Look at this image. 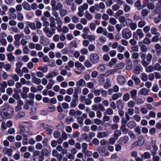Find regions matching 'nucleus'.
I'll list each match as a JSON object with an SVG mask.
<instances>
[{
  "label": "nucleus",
  "instance_id": "f257e3e1",
  "mask_svg": "<svg viewBox=\"0 0 161 161\" xmlns=\"http://www.w3.org/2000/svg\"><path fill=\"white\" fill-rule=\"evenodd\" d=\"M50 28L48 27H45L43 30L46 36L48 38L51 37L56 33V27L52 26H50Z\"/></svg>",
  "mask_w": 161,
  "mask_h": 161
},
{
  "label": "nucleus",
  "instance_id": "f03ea898",
  "mask_svg": "<svg viewBox=\"0 0 161 161\" xmlns=\"http://www.w3.org/2000/svg\"><path fill=\"white\" fill-rule=\"evenodd\" d=\"M132 34L131 31L127 28H124L122 31V36L125 39H129L132 36Z\"/></svg>",
  "mask_w": 161,
  "mask_h": 161
},
{
  "label": "nucleus",
  "instance_id": "7ed1b4c3",
  "mask_svg": "<svg viewBox=\"0 0 161 161\" xmlns=\"http://www.w3.org/2000/svg\"><path fill=\"white\" fill-rule=\"evenodd\" d=\"M88 5L86 3H84L82 5L80 6L78 8L79 12L77 15L80 17H82L84 14V11L86 10L88 8Z\"/></svg>",
  "mask_w": 161,
  "mask_h": 161
},
{
  "label": "nucleus",
  "instance_id": "20e7f679",
  "mask_svg": "<svg viewBox=\"0 0 161 161\" xmlns=\"http://www.w3.org/2000/svg\"><path fill=\"white\" fill-rule=\"evenodd\" d=\"M100 59L99 56L96 53H92L90 56V61L93 64H95L97 63L100 61Z\"/></svg>",
  "mask_w": 161,
  "mask_h": 161
},
{
  "label": "nucleus",
  "instance_id": "39448f33",
  "mask_svg": "<svg viewBox=\"0 0 161 161\" xmlns=\"http://www.w3.org/2000/svg\"><path fill=\"white\" fill-rule=\"evenodd\" d=\"M97 151L103 156H108L109 155V153L106 151V148L105 147L99 146Z\"/></svg>",
  "mask_w": 161,
  "mask_h": 161
},
{
  "label": "nucleus",
  "instance_id": "423d86ee",
  "mask_svg": "<svg viewBox=\"0 0 161 161\" xmlns=\"http://www.w3.org/2000/svg\"><path fill=\"white\" fill-rule=\"evenodd\" d=\"M96 32L98 34L103 33L105 36L107 35V31L106 29H103L102 27L99 26L97 28Z\"/></svg>",
  "mask_w": 161,
  "mask_h": 161
},
{
  "label": "nucleus",
  "instance_id": "0eeeda50",
  "mask_svg": "<svg viewBox=\"0 0 161 161\" xmlns=\"http://www.w3.org/2000/svg\"><path fill=\"white\" fill-rule=\"evenodd\" d=\"M41 126L46 129V131L47 134L49 135L52 134L53 131V130L49 128L50 126L47 125H44V123H42V124Z\"/></svg>",
  "mask_w": 161,
  "mask_h": 161
},
{
  "label": "nucleus",
  "instance_id": "6e6552de",
  "mask_svg": "<svg viewBox=\"0 0 161 161\" xmlns=\"http://www.w3.org/2000/svg\"><path fill=\"white\" fill-rule=\"evenodd\" d=\"M161 0H158V3L157 4L154 10V13L155 14L160 13L161 11V4L160 2Z\"/></svg>",
  "mask_w": 161,
  "mask_h": 161
},
{
  "label": "nucleus",
  "instance_id": "1a4fd4ad",
  "mask_svg": "<svg viewBox=\"0 0 161 161\" xmlns=\"http://www.w3.org/2000/svg\"><path fill=\"white\" fill-rule=\"evenodd\" d=\"M108 136V133L104 131L99 132L97 134V137L99 138H102L107 137Z\"/></svg>",
  "mask_w": 161,
  "mask_h": 161
},
{
  "label": "nucleus",
  "instance_id": "9d476101",
  "mask_svg": "<svg viewBox=\"0 0 161 161\" xmlns=\"http://www.w3.org/2000/svg\"><path fill=\"white\" fill-rule=\"evenodd\" d=\"M117 108L119 109H122L124 107V103L121 99L119 100L116 102Z\"/></svg>",
  "mask_w": 161,
  "mask_h": 161
},
{
  "label": "nucleus",
  "instance_id": "9b49d317",
  "mask_svg": "<svg viewBox=\"0 0 161 161\" xmlns=\"http://www.w3.org/2000/svg\"><path fill=\"white\" fill-rule=\"evenodd\" d=\"M117 81L121 85H124L125 82V77L122 75H119L117 78Z\"/></svg>",
  "mask_w": 161,
  "mask_h": 161
},
{
  "label": "nucleus",
  "instance_id": "f8f14e48",
  "mask_svg": "<svg viewBox=\"0 0 161 161\" xmlns=\"http://www.w3.org/2000/svg\"><path fill=\"white\" fill-rule=\"evenodd\" d=\"M0 115L3 119L9 118L11 117V115L9 114H8L7 112H5L4 111H1Z\"/></svg>",
  "mask_w": 161,
  "mask_h": 161
},
{
  "label": "nucleus",
  "instance_id": "ddd939ff",
  "mask_svg": "<svg viewBox=\"0 0 161 161\" xmlns=\"http://www.w3.org/2000/svg\"><path fill=\"white\" fill-rule=\"evenodd\" d=\"M131 79L134 80L135 84L136 85H139L141 82L140 79L136 75H133L131 77Z\"/></svg>",
  "mask_w": 161,
  "mask_h": 161
},
{
  "label": "nucleus",
  "instance_id": "4468645a",
  "mask_svg": "<svg viewBox=\"0 0 161 161\" xmlns=\"http://www.w3.org/2000/svg\"><path fill=\"white\" fill-rule=\"evenodd\" d=\"M96 10H99L98 5L97 3H96L95 5L92 6L89 8V11L92 13L94 12Z\"/></svg>",
  "mask_w": 161,
  "mask_h": 161
},
{
  "label": "nucleus",
  "instance_id": "2eb2a0df",
  "mask_svg": "<svg viewBox=\"0 0 161 161\" xmlns=\"http://www.w3.org/2000/svg\"><path fill=\"white\" fill-rule=\"evenodd\" d=\"M155 48L157 53V55L160 56L161 53V46L160 44H157L155 45Z\"/></svg>",
  "mask_w": 161,
  "mask_h": 161
},
{
  "label": "nucleus",
  "instance_id": "dca6fc26",
  "mask_svg": "<svg viewBox=\"0 0 161 161\" xmlns=\"http://www.w3.org/2000/svg\"><path fill=\"white\" fill-rule=\"evenodd\" d=\"M149 90H148L145 88H143L141 89L139 93L141 95L146 96L149 95Z\"/></svg>",
  "mask_w": 161,
  "mask_h": 161
},
{
  "label": "nucleus",
  "instance_id": "f3484780",
  "mask_svg": "<svg viewBox=\"0 0 161 161\" xmlns=\"http://www.w3.org/2000/svg\"><path fill=\"white\" fill-rule=\"evenodd\" d=\"M23 8L27 10L30 11L31 10L30 5L27 2H24L22 3Z\"/></svg>",
  "mask_w": 161,
  "mask_h": 161
},
{
  "label": "nucleus",
  "instance_id": "a211bd4d",
  "mask_svg": "<svg viewBox=\"0 0 161 161\" xmlns=\"http://www.w3.org/2000/svg\"><path fill=\"white\" fill-rule=\"evenodd\" d=\"M136 33L140 39L144 37V34L141 29H138L136 31Z\"/></svg>",
  "mask_w": 161,
  "mask_h": 161
},
{
  "label": "nucleus",
  "instance_id": "6ab92c4d",
  "mask_svg": "<svg viewBox=\"0 0 161 161\" xmlns=\"http://www.w3.org/2000/svg\"><path fill=\"white\" fill-rule=\"evenodd\" d=\"M125 65V63L121 62L116 64L114 66V68L117 71L118 69H121L123 68Z\"/></svg>",
  "mask_w": 161,
  "mask_h": 161
},
{
  "label": "nucleus",
  "instance_id": "aec40b11",
  "mask_svg": "<svg viewBox=\"0 0 161 161\" xmlns=\"http://www.w3.org/2000/svg\"><path fill=\"white\" fill-rule=\"evenodd\" d=\"M129 140V137L127 136H124L123 138L120 139V142L121 144H125L128 142Z\"/></svg>",
  "mask_w": 161,
  "mask_h": 161
},
{
  "label": "nucleus",
  "instance_id": "412c9836",
  "mask_svg": "<svg viewBox=\"0 0 161 161\" xmlns=\"http://www.w3.org/2000/svg\"><path fill=\"white\" fill-rule=\"evenodd\" d=\"M140 78L143 81H146L148 80V76L147 75L144 73H142L140 74Z\"/></svg>",
  "mask_w": 161,
  "mask_h": 161
},
{
  "label": "nucleus",
  "instance_id": "4be33fe9",
  "mask_svg": "<svg viewBox=\"0 0 161 161\" xmlns=\"http://www.w3.org/2000/svg\"><path fill=\"white\" fill-rule=\"evenodd\" d=\"M138 142H137L138 143L139 146H141L143 144L144 142V139L143 136H140L138 137Z\"/></svg>",
  "mask_w": 161,
  "mask_h": 161
},
{
  "label": "nucleus",
  "instance_id": "5701e85b",
  "mask_svg": "<svg viewBox=\"0 0 161 161\" xmlns=\"http://www.w3.org/2000/svg\"><path fill=\"white\" fill-rule=\"evenodd\" d=\"M136 124L135 122L134 121L131 120L127 123V126L129 128L132 129L135 126Z\"/></svg>",
  "mask_w": 161,
  "mask_h": 161
},
{
  "label": "nucleus",
  "instance_id": "b1692460",
  "mask_svg": "<svg viewBox=\"0 0 161 161\" xmlns=\"http://www.w3.org/2000/svg\"><path fill=\"white\" fill-rule=\"evenodd\" d=\"M122 96V94L119 92L113 94L112 98L113 100H116Z\"/></svg>",
  "mask_w": 161,
  "mask_h": 161
},
{
  "label": "nucleus",
  "instance_id": "393cba45",
  "mask_svg": "<svg viewBox=\"0 0 161 161\" xmlns=\"http://www.w3.org/2000/svg\"><path fill=\"white\" fill-rule=\"evenodd\" d=\"M135 6L138 10L142 9V7L141 6V1L140 0H137L135 3Z\"/></svg>",
  "mask_w": 161,
  "mask_h": 161
},
{
  "label": "nucleus",
  "instance_id": "a878e982",
  "mask_svg": "<svg viewBox=\"0 0 161 161\" xmlns=\"http://www.w3.org/2000/svg\"><path fill=\"white\" fill-rule=\"evenodd\" d=\"M50 21V26H52L56 27L55 19L54 17H51L49 19Z\"/></svg>",
  "mask_w": 161,
  "mask_h": 161
},
{
  "label": "nucleus",
  "instance_id": "bb28decb",
  "mask_svg": "<svg viewBox=\"0 0 161 161\" xmlns=\"http://www.w3.org/2000/svg\"><path fill=\"white\" fill-rule=\"evenodd\" d=\"M20 81L21 83L23 85L26 84L27 85H30L31 83V81H27L25 78H21Z\"/></svg>",
  "mask_w": 161,
  "mask_h": 161
},
{
  "label": "nucleus",
  "instance_id": "cd10ccee",
  "mask_svg": "<svg viewBox=\"0 0 161 161\" xmlns=\"http://www.w3.org/2000/svg\"><path fill=\"white\" fill-rule=\"evenodd\" d=\"M59 11V14L62 17L66 16L68 14L67 11L65 9H63Z\"/></svg>",
  "mask_w": 161,
  "mask_h": 161
},
{
  "label": "nucleus",
  "instance_id": "c85d7f7f",
  "mask_svg": "<svg viewBox=\"0 0 161 161\" xmlns=\"http://www.w3.org/2000/svg\"><path fill=\"white\" fill-rule=\"evenodd\" d=\"M126 126H121L120 130L123 134H126L128 132L129 130L126 127Z\"/></svg>",
  "mask_w": 161,
  "mask_h": 161
},
{
  "label": "nucleus",
  "instance_id": "c756f323",
  "mask_svg": "<svg viewBox=\"0 0 161 161\" xmlns=\"http://www.w3.org/2000/svg\"><path fill=\"white\" fill-rule=\"evenodd\" d=\"M75 66L78 68H80L82 70H84L85 69L84 66L79 62H77L75 63Z\"/></svg>",
  "mask_w": 161,
  "mask_h": 161
},
{
  "label": "nucleus",
  "instance_id": "7c9ffc66",
  "mask_svg": "<svg viewBox=\"0 0 161 161\" xmlns=\"http://www.w3.org/2000/svg\"><path fill=\"white\" fill-rule=\"evenodd\" d=\"M106 65L105 64H100L97 67V69L101 71H103L106 69Z\"/></svg>",
  "mask_w": 161,
  "mask_h": 161
},
{
  "label": "nucleus",
  "instance_id": "2f4dec72",
  "mask_svg": "<svg viewBox=\"0 0 161 161\" xmlns=\"http://www.w3.org/2000/svg\"><path fill=\"white\" fill-rule=\"evenodd\" d=\"M8 60L10 62H12L14 60L15 57L13 55L12 53H9L7 55Z\"/></svg>",
  "mask_w": 161,
  "mask_h": 161
},
{
  "label": "nucleus",
  "instance_id": "473e14b6",
  "mask_svg": "<svg viewBox=\"0 0 161 161\" xmlns=\"http://www.w3.org/2000/svg\"><path fill=\"white\" fill-rule=\"evenodd\" d=\"M32 82L36 85H39L41 82V80L40 79L36 77L34 79H32Z\"/></svg>",
  "mask_w": 161,
  "mask_h": 161
},
{
  "label": "nucleus",
  "instance_id": "72a5a7b5",
  "mask_svg": "<svg viewBox=\"0 0 161 161\" xmlns=\"http://www.w3.org/2000/svg\"><path fill=\"white\" fill-rule=\"evenodd\" d=\"M117 59L116 58H112L108 64V66L111 67L114 65L117 62Z\"/></svg>",
  "mask_w": 161,
  "mask_h": 161
},
{
  "label": "nucleus",
  "instance_id": "f704fd0d",
  "mask_svg": "<svg viewBox=\"0 0 161 161\" xmlns=\"http://www.w3.org/2000/svg\"><path fill=\"white\" fill-rule=\"evenodd\" d=\"M85 81L83 79H80L79 81L77 82L76 85L77 86H83L85 84Z\"/></svg>",
  "mask_w": 161,
  "mask_h": 161
},
{
  "label": "nucleus",
  "instance_id": "c9c22d12",
  "mask_svg": "<svg viewBox=\"0 0 161 161\" xmlns=\"http://www.w3.org/2000/svg\"><path fill=\"white\" fill-rule=\"evenodd\" d=\"M130 94L131 97L134 99H136L137 94V90L135 89L132 90L130 92Z\"/></svg>",
  "mask_w": 161,
  "mask_h": 161
},
{
  "label": "nucleus",
  "instance_id": "e433bc0d",
  "mask_svg": "<svg viewBox=\"0 0 161 161\" xmlns=\"http://www.w3.org/2000/svg\"><path fill=\"white\" fill-rule=\"evenodd\" d=\"M42 154L45 156H47L50 154V153L47 149H43L41 152Z\"/></svg>",
  "mask_w": 161,
  "mask_h": 161
},
{
  "label": "nucleus",
  "instance_id": "4c0bfd02",
  "mask_svg": "<svg viewBox=\"0 0 161 161\" xmlns=\"http://www.w3.org/2000/svg\"><path fill=\"white\" fill-rule=\"evenodd\" d=\"M6 152L7 154L9 156H11L12 154V150L11 148H7V147H5L3 151Z\"/></svg>",
  "mask_w": 161,
  "mask_h": 161
},
{
  "label": "nucleus",
  "instance_id": "58836bf2",
  "mask_svg": "<svg viewBox=\"0 0 161 161\" xmlns=\"http://www.w3.org/2000/svg\"><path fill=\"white\" fill-rule=\"evenodd\" d=\"M130 29L132 31L135 30L137 28V25L136 23L132 22L131 23L129 26Z\"/></svg>",
  "mask_w": 161,
  "mask_h": 161
},
{
  "label": "nucleus",
  "instance_id": "ea45409f",
  "mask_svg": "<svg viewBox=\"0 0 161 161\" xmlns=\"http://www.w3.org/2000/svg\"><path fill=\"white\" fill-rule=\"evenodd\" d=\"M130 97V95L129 93H126L123 96V100L125 101H127L129 100Z\"/></svg>",
  "mask_w": 161,
  "mask_h": 161
},
{
  "label": "nucleus",
  "instance_id": "a19ab883",
  "mask_svg": "<svg viewBox=\"0 0 161 161\" xmlns=\"http://www.w3.org/2000/svg\"><path fill=\"white\" fill-rule=\"evenodd\" d=\"M32 35L33 36L32 37V40L34 42H37L38 41L39 37L38 36L36 35L35 33H32Z\"/></svg>",
  "mask_w": 161,
  "mask_h": 161
},
{
  "label": "nucleus",
  "instance_id": "79ce46f5",
  "mask_svg": "<svg viewBox=\"0 0 161 161\" xmlns=\"http://www.w3.org/2000/svg\"><path fill=\"white\" fill-rule=\"evenodd\" d=\"M85 17L88 20H91L93 18L92 15L87 11L85 12Z\"/></svg>",
  "mask_w": 161,
  "mask_h": 161
},
{
  "label": "nucleus",
  "instance_id": "37998d69",
  "mask_svg": "<svg viewBox=\"0 0 161 161\" xmlns=\"http://www.w3.org/2000/svg\"><path fill=\"white\" fill-rule=\"evenodd\" d=\"M150 154L148 152H145L144 154H142L141 155V157L142 158L144 157L146 159H148L150 157Z\"/></svg>",
  "mask_w": 161,
  "mask_h": 161
},
{
  "label": "nucleus",
  "instance_id": "c03bdc74",
  "mask_svg": "<svg viewBox=\"0 0 161 161\" xmlns=\"http://www.w3.org/2000/svg\"><path fill=\"white\" fill-rule=\"evenodd\" d=\"M84 154L85 157H90L92 155V152L89 150H86L84 152H83Z\"/></svg>",
  "mask_w": 161,
  "mask_h": 161
},
{
  "label": "nucleus",
  "instance_id": "a18cd8bd",
  "mask_svg": "<svg viewBox=\"0 0 161 161\" xmlns=\"http://www.w3.org/2000/svg\"><path fill=\"white\" fill-rule=\"evenodd\" d=\"M101 89L95 90L93 93L95 96H99L101 94Z\"/></svg>",
  "mask_w": 161,
  "mask_h": 161
},
{
  "label": "nucleus",
  "instance_id": "49530a36",
  "mask_svg": "<svg viewBox=\"0 0 161 161\" xmlns=\"http://www.w3.org/2000/svg\"><path fill=\"white\" fill-rule=\"evenodd\" d=\"M47 110L50 112H53L55 110V108L53 105L50 104L48 106Z\"/></svg>",
  "mask_w": 161,
  "mask_h": 161
},
{
  "label": "nucleus",
  "instance_id": "de8ad7c7",
  "mask_svg": "<svg viewBox=\"0 0 161 161\" xmlns=\"http://www.w3.org/2000/svg\"><path fill=\"white\" fill-rule=\"evenodd\" d=\"M128 120L126 119V118H123L121 119V126H126V124L127 123Z\"/></svg>",
  "mask_w": 161,
  "mask_h": 161
},
{
  "label": "nucleus",
  "instance_id": "09e8293b",
  "mask_svg": "<svg viewBox=\"0 0 161 161\" xmlns=\"http://www.w3.org/2000/svg\"><path fill=\"white\" fill-rule=\"evenodd\" d=\"M82 152H84L85 151L87 150L88 147V146L87 143H83L82 144Z\"/></svg>",
  "mask_w": 161,
  "mask_h": 161
},
{
  "label": "nucleus",
  "instance_id": "8fccbe9b",
  "mask_svg": "<svg viewBox=\"0 0 161 161\" xmlns=\"http://www.w3.org/2000/svg\"><path fill=\"white\" fill-rule=\"evenodd\" d=\"M53 136L56 138H59L61 136L60 133L58 130H55L53 133Z\"/></svg>",
  "mask_w": 161,
  "mask_h": 161
},
{
  "label": "nucleus",
  "instance_id": "3c124183",
  "mask_svg": "<svg viewBox=\"0 0 161 161\" xmlns=\"http://www.w3.org/2000/svg\"><path fill=\"white\" fill-rule=\"evenodd\" d=\"M116 72V70L115 69H111L108 70L106 72V74H107V75H108L112 74H114Z\"/></svg>",
  "mask_w": 161,
  "mask_h": 161
},
{
  "label": "nucleus",
  "instance_id": "603ef678",
  "mask_svg": "<svg viewBox=\"0 0 161 161\" xmlns=\"http://www.w3.org/2000/svg\"><path fill=\"white\" fill-rule=\"evenodd\" d=\"M153 69V68L152 66L149 65L146 68V71L147 72H152Z\"/></svg>",
  "mask_w": 161,
  "mask_h": 161
},
{
  "label": "nucleus",
  "instance_id": "864d4df0",
  "mask_svg": "<svg viewBox=\"0 0 161 161\" xmlns=\"http://www.w3.org/2000/svg\"><path fill=\"white\" fill-rule=\"evenodd\" d=\"M121 133L119 130H116L114 133V136L115 138L116 139H118V137L121 135Z\"/></svg>",
  "mask_w": 161,
  "mask_h": 161
},
{
  "label": "nucleus",
  "instance_id": "5fc2aeb1",
  "mask_svg": "<svg viewBox=\"0 0 161 161\" xmlns=\"http://www.w3.org/2000/svg\"><path fill=\"white\" fill-rule=\"evenodd\" d=\"M151 31L153 34L157 35H158L159 36H160V34L157 32V29L154 27H153L151 28Z\"/></svg>",
  "mask_w": 161,
  "mask_h": 161
},
{
  "label": "nucleus",
  "instance_id": "6e6d98bb",
  "mask_svg": "<svg viewBox=\"0 0 161 161\" xmlns=\"http://www.w3.org/2000/svg\"><path fill=\"white\" fill-rule=\"evenodd\" d=\"M72 20L73 22L76 23L79 22V19L78 17L74 16L72 17Z\"/></svg>",
  "mask_w": 161,
  "mask_h": 161
},
{
  "label": "nucleus",
  "instance_id": "4d7b16f0",
  "mask_svg": "<svg viewBox=\"0 0 161 161\" xmlns=\"http://www.w3.org/2000/svg\"><path fill=\"white\" fill-rule=\"evenodd\" d=\"M135 105V103L133 101H130L128 103V106L129 107L131 108H133Z\"/></svg>",
  "mask_w": 161,
  "mask_h": 161
},
{
  "label": "nucleus",
  "instance_id": "13d9d810",
  "mask_svg": "<svg viewBox=\"0 0 161 161\" xmlns=\"http://www.w3.org/2000/svg\"><path fill=\"white\" fill-rule=\"evenodd\" d=\"M102 101V97H97L94 99V101L95 103H97Z\"/></svg>",
  "mask_w": 161,
  "mask_h": 161
},
{
  "label": "nucleus",
  "instance_id": "bf43d9fd",
  "mask_svg": "<svg viewBox=\"0 0 161 161\" xmlns=\"http://www.w3.org/2000/svg\"><path fill=\"white\" fill-rule=\"evenodd\" d=\"M112 8L113 10L116 11L120 8V7L117 4H114L112 6Z\"/></svg>",
  "mask_w": 161,
  "mask_h": 161
},
{
  "label": "nucleus",
  "instance_id": "052dcab7",
  "mask_svg": "<svg viewBox=\"0 0 161 161\" xmlns=\"http://www.w3.org/2000/svg\"><path fill=\"white\" fill-rule=\"evenodd\" d=\"M128 135L130 138L133 139H135L136 137V135L132 131H129L128 133Z\"/></svg>",
  "mask_w": 161,
  "mask_h": 161
},
{
  "label": "nucleus",
  "instance_id": "680f3d73",
  "mask_svg": "<svg viewBox=\"0 0 161 161\" xmlns=\"http://www.w3.org/2000/svg\"><path fill=\"white\" fill-rule=\"evenodd\" d=\"M17 19L20 21H22L24 19V16L21 13H19L17 14Z\"/></svg>",
  "mask_w": 161,
  "mask_h": 161
},
{
  "label": "nucleus",
  "instance_id": "e2e57ef3",
  "mask_svg": "<svg viewBox=\"0 0 161 161\" xmlns=\"http://www.w3.org/2000/svg\"><path fill=\"white\" fill-rule=\"evenodd\" d=\"M146 24V23L145 21H141L138 22V26L140 28H142Z\"/></svg>",
  "mask_w": 161,
  "mask_h": 161
},
{
  "label": "nucleus",
  "instance_id": "0e129e2a",
  "mask_svg": "<svg viewBox=\"0 0 161 161\" xmlns=\"http://www.w3.org/2000/svg\"><path fill=\"white\" fill-rule=\"evenodd\" d=\"M96 27V24L95 23H91L90 25V29L92 31L95 30Z\"/></svg>",
  "mask_w": 161,
  "mask_h": 161
},
{
  "label": "nucleus",
  "instance_id": "69168bd1",
  "mask_svg": "<svg viewBox=\"0 0 161 161\" xmlns=\"http://www.w3.org/2000/svg\"><path fill=\"white\" fill-rule=\"evenodd\" d=\"M88 50L86 48H83L80 51L81 53L83 55H86L88 53Z\"/></svg>",
  "mask_w": 161,
  "mask_h": 161
},
{
  "label": "nucleus",
  "instance_id": "338daca9",
  "mask_svg": "<svg viewBox=\"0 0 161 161\" xmlns=\"http://www.w3.org/2000/svg\"><path fill=\"white\" fill-rule=\"evenodd\" d=\"M56 7L57 9L59 11L63 9V5L60 3H58Z\"/></svg>",
  "mask_w": 161,
  "mask_h": 161
},
{
  "label": "nucleus",
  "instance_id": "774afa93",
  "mask_svg": "<svg viewBox=\"0 0 161 161\" xmlns=\"http://www.w3.org/2000/svg\"><path fill=\"white\" fill-rule=\"evenodd\" d=\"M87 38L91 42L94 41L96 39L95 36L93 35L88 36H87Z\"/></svg>",
  "mask_w": 161,
  "mask_h": 161
}]
</instances>
